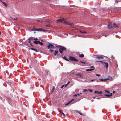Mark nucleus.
Returning a JSON list of instances; mask_svg holds the SVG:
<instances>
[{"label":"nucleus","instance_id":"f257e3e1","mask_svg":"<svg viewBox=\"0 0 121 121\" xmlns=\"http://www.w3.org/2000/svg\"><path fill=\"white\" fill-rule=\"evenodd\" d=\"M66 50V48L65 47L62 46H60L59 47V51L60 53L62 54V53L63 52L65 51Z\"/></svg>","mask_w":121,"mask_h":121},{"label":"nucleus","instance_id":"f03ea898","mask_svg":"<svg viewBox=\"0 0 121 121\" xmlns=\"http://www.w3.org/2000/svg\"><path fill=\"white\" fill-rule=\"evenodd\" d=\"M63 23L66 24V25H70L72 27H73L74 26V24L72 23H70L69 21H64Z\"/></svg>","mask_w":121,"mask_h":121},{"label":"nucleus","instance_id":"7ed1b4c3","mask_svg":"<svg viewBox=\"0 0 121 121\" xmlns=\"http://www.w3.org/2000/svg\"><path fill=\"white\" fill-rule=\"evenodd\" d=\"M69 59L70 60L74 61H78V60L75 59L74 57L71 56L69 57Z\"/></svg>","mask_w":121,"mask_h":121},{"label":"nucleus","instance_id":"20e7f679","mask_svg":"<svg viewBox=\"0 0 121 121\" xmlns=\"http://www.w3.org/2000/svg\"><path fill=\"white\" fill-rule=\"evenodd\" d=\"M48 49H49L50 48L51 49L55 48V46L52 44L49 43V45L47 46Z\"/></svg>","mask_w":121,"mask_h":121},{"label":"nucleus","instance_id":"39448f33","mask_svg":"<svg viewBox=\"0 0 121 121\" xmlns=\"http://www.w3.org/2000/svg\"><path fill=\"white\" fill-rule=\"evenodd\" d=\"M91 68L88 69L86 70L87 71H92L95 69V68L93 66H92L91 67Z\"/></svg>","mask_w":121,"mask_h":121},{"label":"nucleus","instance_id":"423d86ee","mask_svg":"<svg viewBox=\"0 0 121 121\" xmlns=\"http://www.w3.org/2000/svg\"><path fill=\"white\" fill-rule=\"evenodd\" d=\"M109 29H111L113 28V26L112 25L111 23H109L107 25Z\"/></svg>","mask_w":121,"mask_h":121},{"label":"nucleus","instance_id":"0eeeda50","mask_svg":"<svg viewBox=\"0 0 121 121\" xmlns=\"http://www.w3.org/2000/svg\"><path fill=\"white\" fill-rule=\"evenodd\" d=\"M36 31H45V30H43V28H39V29H37L35 30Z\"/></svg>","mask_w":121,"mask_h":121},{"label":"nucleus","instance_id":"6e6552de","mask_svg":"<svg viewBox=\"0 0 121 121\" xmlns=\"http://www.w3.org/2000/svg\"><path fill=\"white\" fill-rule=\"evenodd\" d=\"M95 94H102V91H100L99 92L97 91H95Z\"/></svg>","mask_w":121,"mask_h":121},{"label":"nucleus","instance_id":"1a4fd4ad","mask_svg":"<svg viewBox=\"0 0 121 121\" xmlns=\"http://www.w3.org/2000/svg\"><path fill=\"white\" fill-rule=\"evenodd\" d=\"M77 76H78V78H82L83 77L81 74L80 73H79L77 74Z\"/></svg>","mask_w":121,"mask_h":121},{"label":"nucleus","instance_id":"9d476101","mask_svg":"<svg viewBox=\"0 0 121 121\" xmlns=\"http://www.w3.org/2000/svg\"><path fill=\"white\" fill-rule=\"evenodd\" d=\"M113 27H114L115 28H116L118 27V25H117L115 23H114L113 24Z\"/></svg>","mask_w":121,"mask_h":121},{"label":"nucleus","instance_id":"9b49d317","mask_svg":"<svg viewBox=\"0 0 121 121\" xmlns=\"http://www.w3.org/2000/svg\"><path fill=\"white\" fill-rule=\"evenodd\" d=\"M104 63L105 64V67L107 69L108 67V63L106 62H105Z\"/></svg>","mask_w":121,"mask_h":121},{"label":"nucleus","instance_id":"f8f14e48","mask_svg":"<svg viewBox=\"0 0 121 121\" xmlns=\"http://www.w3.org/2000/svg\"><path fill=\"white\" fill-rule=\"evenodd\" d=\"M39 41H34L33 42L35 44H39Z\"/></svg>","mask_w":121,"mask_h":121},{"label":"nucleus","instance_id":"ddd939ff","mask_svg":"<svg viewBox=\"0 0 121 121\" xmlns=\"http://www.w3.org/2000/svg\"><path fill=\"white\" fill-rule=\"evenodd\" d=\"M96 58L99 59H103V57L102 56H97L96 57Z\"/></svg>","mask_w":121,"mask_h":121},{"label":"nucleus","instance_id":"4468645a","mask_svg":"<svg viewBox=\"0 0 121 121\" xmlns=\"http://www.w3.org/2000/svg\"><path fill=\"white\" fill-rule=\"evenodd\" d=\"M112 95V93H111L110 94H105V95L106 96H108V97H109Z\"/></svg>","mask_w":121,"mask_h":121},{"label":"nucleus","instance_id":"2eb2a0df","mask_svg":"<svg viewBox=\"0 0 121 121\" xmlns=\"http://www.w3.org/2000/svg\"><path fill=\"white\" fill-rule=\"evenodd\" d=\"M74 100V99H72V100H71L69 102L65 104V105H67L69 104L70 103H71V102L72 101H73Z\"/></svg>","mask_w":121,"mask_h":121},{"label":"nucleus","instance_id":"dca6fc26","mask_svg":"<svg viewBox=\"0 0 121 121\" xmlns=\"http://www.w3.org/2000/svg\"><path fill=\"white\" fill-rule=\"evenodd\" d=\"M30 49L31 50H34L36 52H38L37 50L36 49H35L34 48H30Z\"/></svg>","mask_w":121,"mask_h":121},{"label":"nucleus","instance_id":"f3484780","mask_svg":"<svg viewBox=\"0 0 121 121\" xmlns=\"http://www.w3.org/2000/svg\"><path fill=\"white\" fill-rule=\"evenodd\" d=\"M79 56L80 57H84V55L83 54H79Z\"/></svg>","mask_w":121,"mask_h":121},{"label":"nucleus","instance_id":"a211bd4d","mask_svg":"<svg viewBox=\"0 0 121 121\" xmlns=\"http://www.w3.org/2000/svg\"><path fill=\"white\" fill-rule=\"evenodd\" d=\"M33 39H34L33 37H30L28 39V40H32Z\"/></svg>","mask_w":121,"mask_h":121},{"label":"nucleus","instance_id":"6ab92c4d","mask_svg":"<svg viewBox=\"0 0 121 121\" xmlns=\"http://www.w3.org/2000/svg\"><path fill=\"white\" fill-rule=\"evenodd\" d=\"M64 19L63 18V19H60L58 20V21H60V22H62L64 20Z\"/></svg>","mask_w":121,"mask_h":121},{"label":"nucleus","instance_id":"aec40b11","mask_svg":"<svg viewBox=\"0 0 121 121\" xmlns=\"http://www.w3.org/2000/svg\"><path fill=\"white\" fill-rule=\"evenodd\" d=\"M58 52V51L56 50L54 52V54L55 56H56Z\"/></svg>","mask_w":121,"mask_h":121},{"label":"nucleus","instance_id":"412c9836","mask_svg":"<svg viewBox=\"0 0 121 121\" xmlns=\"http://www.w3.org/2000/svg\"><path fill=\"white\" fill-rule=\"evenodd\" d=\"M79 31L80 32L83 34H85L86 33V31H82L81 30H80Z\"/></svg>","mask_w":121,"mask_h":121},{"label":"nucleus","instance_id":"4be33fe9","mask_svg":"<svg viewBox=\"0 0 121 121\" xmlns=\"http://www.w3.org/2000/svg\"><path fill=\"white\" fill-rule=\"evenodd\" d=\"M39 44L41 46H43V43L42 42H41L40 41H39Z\"/></svg>","mask_w":121,"mask_h":121},{"label":"nucleus","instance_id":"5701e85b","mask_svg":"<svg viewBox=\"0 0 121 121\" xmlns=\"http://www.w3.org/2000/svg\"><path fill=\"white\" fill-rule=\"evenodd\" d=\"M36 22H39L41 23L42 22V20H37L35 21Z\"/></svg>","mask_w":121,"mask_h":121},{"label":"nucleus","instance_id":"b1692460","mask_svg":"<svg viewBox=\"0 0 121 121\" xmlns=\"http://www.w3.org/2000/svg\"><path fill=\"white\" fill-rule=\"evenodd\" d=\"M109 79L108 78H106L104 79H99V80L101 81H104V80H108Z\"/></svg>","mask_w":121,"mask_h":121},{"label":"nucleus","instance_id":"393cba45","mask_svg":"<svg viewBox=\"0 0 121 121\" xmlns=\"http://www.w3.org/2000/svg\"><path fill=\"white\" fill-rule=\"evenodd\" d=\"M67 86V85H63L61 87V88H63L64 86H65V87H66Z\"/></svg>","mask_w":121,"mask_h":121},{"label":"nucleus","instance_id":"a878e982","mask_svg":"<svg viewBox=\"0 0 121 121\" xmlns=\"http://www.w3.org/2000/svg\"><path fill=\"white\" fill-rule=\"evenodd\" d=\"M63 58L65 60H66L69 61V60L68 59H67L65 57V56H64L63 57Z\"/></svg>","mask_w":121,"mask_h":121},{"label":"nucleus","instance_id":"bb28decb","mask_svg":"<svg viewBox=\"0 0 121 121\" xmlns=\"http://www.w3.org/2000/svg\"><path fill=\"white\" fill-rule=\"evenodd\" d=\"M3 4H4V5L6 7H7V4H6V3L4 2H3Z\"/></svg>","mask_w":121,"mask_h":121},{"label":"nucleus","instance_id":"cd10ccee","mask_svg":"<svg viewBox=\"0 0 121 121\" xmlns=\"http://www.w3.org/2000/svg\"><path fill=\"white\" fill-rule=\"evenodd\" d=\"M76 112H78L79 114H80L81 115H82V114L81 112H80L79 111H77Z\"/></svg>","mask_w":121,"mask_h":121},{"label":"nucleus","instance_id":"c85d7f7f","mask_svg":"<svg viewBox=\"0 0 121 121\" xmlns=\"http://www.w3.org/2000/svg\"><path fill=\"white\" fill-rule=\"evenodd\" d=\"M54 88L53 87V88H52V90L51 91V93H52V92H53V91H54Z\"/></svg>","mask_w":121,"mask_h":121},{"label":"nucleus","instance_id":"c756f323","mask_svg":"<svg viewBox=\"0 0 121 121\" xmlns=\"http://www.w3.org/2000/svg\"><path fill=\"white\" fill-rule=\"evenodd\" d=\"M96 62H100L102 63H103V62L102 61H96Z\"/></svg>","mask_w":121,"mask_h":121},{"label":"nucleus","instance_id":"7c9ffc66","mask_svg":"<svg viewBox=\"0 0 121 121\" xmlns=\"http://www.w3.org/2000/svg\"><path fill=\"white\" fill-rule=\"evenodd\" d=\"M61 114H62L63 115V116L64 117H65V115L63 112H61Z\"/></svg>","mask_w":121,"mask_h":121},{"label":"nucleus","instance_id":"2f4dec72","mask_svg":"<svg viewBox=\"0 0 121 121\" xmlns=\"http://www.w3.org/2000/svg\"><path fill=\"white\" fill-rule=\"evenodd\" d=\"M105 91L107 93H110L109 92V91H108V90H105Z\"/></svg>","mask_w":121,"mask_h":121},{"label":"nucleus","instance_id":"473e14b6","mask_svg":"<svg viewBox=\"0 0 121 121\" xmlns=\"http://www.w3.org/2000/svg\"><path fill=\"white\" fill-rule=\"evenodd\" d=\"M79 94H75L73 96H77V95H78V96H79Z\"/></svg>","mask_w":121,"mask_h":121},{"label":"nucleus","instance_id":"72a5a7b5","mask_svg":"<svg viewBox=\"0 0 121 121\" xmlns=\"http://www.w3.org/2000/svg\"><path fill=\"white\" fill-rule=\"evenodd\" d=\"M37 29L36 28H33V29L32 30H35V31H36L35 30H36Z\"/></svg>","mask_w":121,"mask_h":121},{"label":"nucleus","instance_id":"f704fd0d","mask_svg":"<svg viewBox=\"0 0 121 121\" xmlns=\"http://www.w3.org/2000/svg\"><path fill=\"white\" fill-rule=\"evenodd\" d=\"M96 75L99 77L100 76V74H96Z\"/></svg>","mask_w":121,"mask_h":121},{"label":"nucleus","instance_id":"c9c22d12","mask_svg":"<svg viewBox=\"0 0 121 121\" xmlns=\"http://www.w3.org/2000/svg\"><path fill=\"white\" fill-rule=\"evenodd\" d=\"M34 40H35V41H37V40H38V39L37 38H35L34 39Z\"/></svg>","mask_w":121,"mask_h":121},{"label":"nucleus","instance_id":"e433bc0d","mask_svg":"<svg viewBox=\"0 0 121 121\" xmlns=\"http://www.w3.org/2000/svg\"><path fill=\"white\" fill-rule=\"evenodd\" d=\"M58 111L60 113V114H61V112H61V110H58Z\"/></svg>","mask_w":121,"mask_h":121},{"label":"nucleus","instance_id":"4c0bfd02","mask_svg":"<svg viewBox=\"0 0 121 121\" xmlns=\"http://www.w3.org/2000/svg\"><path fill=\"white\" fill-rule=\"evenodd\" d=\"M80 62H81V63H83L84 64H85V62H82V61H81Z\"/></svg>","mask_w":121,"mask_h":121},{"label":"nucleus","instance_id":"58836bf2","mask_svg":"<svg viewBox=\"0 0 121 121\" xmlns=\"http://www.w3.org/2000/svg\"><path fill=\"white\" fill-rule=\"evenodd\" d=\"M87 91V90H86V89H84V90L83 92H85L86 91Z\"/></svg>","mask_w":121,"mask_h":121},{"label":"nucleus","instance_id":"ea45409f","mask_svg":"<svg viewBox=\"0 0 121 121\" xmlns=\"http://www.w3.org/2000/svg\"><path fill=\"white\" fill-rule=\"evenodd\" d=\"M69 83H70L68 81V82L67 83L66 85H67V86L68 84H69Z\"/></svg>","mask_w":121,"mask_h":121},{"label":"nucleus","instance_id":"a19ab883","mask_svg":"<svg viewBox=\"0 0 121 121\" xmlns=\"http://www.w3.org/2000/svg\"><path fill=\"white\" fill-rule=\"evenodd\" d=\"M53 51V50H52V49H50V52L51 53Z\"/></svg>","mask_w":121,"mask_h":121},{"label":"nucleus","instance_id":"79ce46f5","mask_svg":"<svg viewBox=\"0 0 121 121\" xmlns=\"http://www.w3.org/2000/svg\"><path fill=\"white\" fill-rule=\"evenodd\" d=\"M17 18H14V19H14V20H17Z\"/></svg>","mask_w":121,"mask_h":121},{"label":"nucleus","instance_id":"37998d69","mask_svg":"<svg viewBox=\"0 0 121 121\" xmlns=\"http://www.w3.org/2000/svg\"><path fill=\"white\" fill-rule=\"evenodd\" d=\"M0 1L1 2H2L3 3V2H3V0H0Z\"/></svg>","mask_w":121,"mask_h":121},{"label":"nucleus","instance_id":"c03bdc74","mask_svg":"<svg viewBox=\"0 0 121 121\" xmlns=\"http://www.w3.org/2000/svg\"><path fill=\"white\" fill-rule=\"evenodd\" d=\"M46 27L49 26V25H46Z\"/></svg>","mask_w":121,"mask_h":121},{"label":"nucleus","instance_id":"a18cd8bd","mask_svg":"<svg viewBox=\"0 0 121 121\" xmlns=\"http://www.w3.org/2000/svg\"><path fill=\"white\" fill-rule=\"evenodd\" d=\"M30 41L31 40H29V41H28V42L29 43H31V41Z\"/></svg>","mask_w":121,"mask_h":121},{"label":"nucleus","instance_id":"49530a36","mask_svg":"<svg viewBox=\"0 0 121 121\" xmlns=\"http://www.w3.org/2000/svg\"><path fill=\"white\" fill-rule=\"evenodd\" d=\"M94 79H93V80H91V81L92 82V81H94Z\"/></svg>","mask_w":121,"mask_h":121},{"label":"nucleus","instance_id":"de8ad7c7","mask_svg":"<svg viewBox=\"0 0 121 121\" xmlns=\"http://www.w3.org/2000/svg\"><path fill=\"white\" fill-rule=\"evenodd\" d=\"M89 90L91 92H92V90Z\"/></svg>","mask_w":121,"mask_h":121},{"label":"nucleus","instance_id":"09e8293b","mask_svg":"<svg viewBox=\"0 0 121 121\" xmlns=\"http://www.w3.org/2000/svg\"><path fill=\"white\" fill-rule=\"evenodd\" d=\"M30 45L31 46H32V44L31 43H30Z\"/></svg>","mask_w":121,"mask_h":121},{"label":"nucleus","instance_id":"8fccbe9b","mask_svg":"<svg viewBox=\"0 0 121 121\" xmlns=\"http://www.w3.org/2000/svg\"><path fill=\"white\" fill-rule=\"evenodd\" d=\"M115 92V91H114L113 92V93H114V92Z\"/></svg>","mask_w":121,"mask_h":121},{"label":"nucleus","instance_id":"3c124183","mask_svg":"<svg viewBox=\"0 0 121 121\" xmlns=\"http://www.w3.org/2000/svg\"><path fill=\"white\" fill-rule=\"evenodd\" d=\"M73 103H71V104H73Z\"/></svg>","mask_w":121,"mask_h":121}]
</instances>
